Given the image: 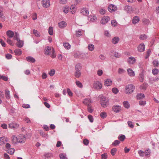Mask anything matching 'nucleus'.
Wrapping results in <instances>:
<instances>
[{
    "mask_svg": "<svg viewBox=\"0 0 159 159\" xmlns=\"http://www.w3.org/2000/svg\"><path fill=\"white\" fill-rule=\"evenodd\" d=\"M55 51L53 48L51 47L47 46L44 50V54L46 55H51L52 58H55L56 55L54 54Z\"/></svg>",
    "mask_w": 159,
    "mask_h": 159,
    "instance_id": "f257e3e1",
    "label": "nucleus"
},
{
    "mask_svg": "<svg viewBox=\"0 0 159 159\" xmlns=\"http://www.w3.org/2000/svg\"><path fill=\"white\" fill-rule=\"evenodd\" d=\"M134 89L135 87L133 84H128L125 87V93L127 94H131L133 92Z\"/></svg>",
    "mask_w": 159,
    "mask_h": 159,
    "instance_id": "f03ea898",
    "label": "nucleus"
},
{
    "mask_svg": "<svg viewBox=\"0 0 159 159\" xmlns=\"http://www.w3.org/2000/svg\"><path fill=\"white\" fill-rule=\"evenodd\" d=\"M100 100L101 104L103 107H106L108 105V99L105 97L101 96Z\"/></svg>",
    "mask_w": 159,
    "mask_h": 159,
    "instance_id": "7ed1b4c3",
    "label": "nucleus"
},
{
    "mask_svg": "<svg viewBox=\"0 0 159 159\" xmlns=\"http://www.w3.org/2000/svg\"><path fill=\"white\" fill-rule=\"evenodd\" d=\"M93 87L94 89L96 90H99L102 89V85L100 82L97 81L93 83Z\"/></svg>",
    "mask_w": 159,
    "mask_h": 159,
    "instance_id": "20e7f679",
    "label": "nucleus"
},
{
    "mask_svg": "<svg viewBox=\"0 0 159 159\" xmlns=\"http://www.w3.org/2000/svg\"><path fill=\"white\" fill-rule=\"evenodd\" d=\"M83 103L85 105H88L89 107L88 109H92L90 108V104L92 103L91 100L89 98H86L83 101Z\"/></svg>",
    "mask_w": 159,
    "mask_h": 159,
    "instance_id": "39448f33",
    "label": "nucleus"
},
{
    "mask_svg": "<svg viewBox=\"0 0 159 159\" xmlns=\"http://www.w3.org/2000/svg\"><path fill=\"white\" fill-rule=\"evenodd\" d=\"M108 9L110 12L115 11L117 10L116 6L113 4L109 5L108 7Z\"/></svg>",
    "mask_w": 159,
    "mask_h": 159,
    "instance_id": "423d86ee",
    "label": "nucleus"
},
{
    "mask_svg": "<svg viewBox=\"0 0 159 159\" xmlns=\"http://www.w3.org/2000/svg\"><path fill=\"white\" fill-rule=\"evenodd\" d=\"M42 4L43 7L47 8L50 5V2L49 0H43L42 1Z\"/></svg>",
    "mask_w": 159,
    "mask_h": 159,
    "instance_id": "0eeeda50",
    "label": "nucleus"
},
{
    "mask_svg": "<svg viewBox=\"0 0 159 159\" xmlns=\"http://www.w3.org/2000/svg\"><path fill=\"white\" fill-rule=\"evenodd\" d=\"M17 138L18 139V143H24L26 140V138L24 135H20Z\"/></svg>",
    "mask_w": 159,
    "mask_h": 159,
    "instance_id": "6e6552de",
    "label": "nucleus"
},
{
    "mask_svg": "<svg viewBox=\"0 0 159 159\" xmlns=\"http://www.w3.org/2000/svg\"><path fill=\"white\" fill-rule=\"evenodd\" d=\"M110 20V18L108 16H104L101 19L100 23L102 24H105Z\"/></svg>",
    "mask_w": 159,
    "mask_h": 159,
    "instance_id": "1a4fd4ad",
    "label": "nucleus"
},
{
    "mask_svg": "<svg viewBox=\"0 0 159 159\" xmlns=\"http://www.w3.org/2000/svg\"><path fill=\"white\" fill-rule=\"evenodd\" d=\"M145 45L143 43L140 44L137 47L138 51L139 52H143L145 50Z\"/></svg>",
    "mask_w": 159,
    "mask_h": 159,
    "instance_id": "9d476101",
    "label": "nucleus"
},
{
    "mask_svg": "<svg viewBox=\"0 0 159 159\" xmlns=\"http://www.w3.org/2000/svg\"><path fill=\"white\" fill-rule=\"evenodd\" d=\"M6 34L9 38H11L13 37L14 33L11 30H8L7 31Z\"/></svg>",
    "mask_w": 159,
    "mask_h": 159,
    "instance_id": "9b49d317",
    "label": "nucleus"
},
{
    "mask_svg": "<svg viewBox=\"0 0 159 159\" xmlns=\"http://www.w3.org/2000/svg\"><path fill=\"white\" fill-rule=\"evenodd\" d=\"M96 20L97 18L94 15H90L88 16V20L91 22H94Z\"/></svg>",
    "mask_w": 159,
    "mask_h": 159,
    "instance_id": "f8f14e48",
    "label": "nucleus"
},
{
    "mask_svg": "<svg viewBox=\"0 0 159 159\" xmlns=\"http://www.w3.org/2000/svg\"><path fill=\"white\" fill-rule=\"evenodd\" d=\"M81 13L83 15L87 16L89 14V11L87 8H84L81 9Z\"/></svg>",
    "mask_w": 159,
    "mask_h": 159,
    "instance_id": "ddd939ff",
    "label": "nucleus"
},
{
    "mask_svg": "<svg viewBox=\"0 0 159 159\" xmlns=\"http://www.w3.org/2000/svg\"><path fill=\"white\" fill-rule=\"evenodd\" d=\"M7 139L5 137L0 138V145L3 144L7 142Z\"/></svg>",
    "mask_w": 159,
    "mask_h": 159,
    "instance_id": "4468645a",
    "label": "nucleus"
},
{
    "mask_svg": "<svg viewBox=\"0 0 159 159\" xmlns=\"http://www.w3.org/2000/svg\"><path fill=\"white\" fill-rule=\"evenodd\" d=\"M112 83L111 80L109 79L106 80L104 81V84L106 86H110Z\"/></svg>",
    "mask_w": 159,
    "mask_h": 159,
    "instance_id": "2eb2a0df",
    "label": "nucleus"
},
{
    "mask_svg": "<svg viewBox=\"0 0 159 159\" xmlns=\"http://www.w3.org/2000/svg\"><path fill=\"white\" fill-rule=\"evenodd\" d=\"M17 42L16 43L17 46L19 48H21L24 45V41L20 40V39L17 41Z\"/></svg>",
    "mask_w": 159,
    "mask_h": 159,
    "instance_id": "dca6fc26",
    "label": "nucleus"
},
{
    "mask_svg": "<svg viewBox=\"0 0 159 159\" xmlns=\"http://www.w3.org/2000/svg\"><path fill=\"white\" fill-rule=\"evenodd\" d=\"M12 142L14 144H16L17 143H18V139L17 137L15 135H13L12 137Z\"/></svg>",
    "mask_w": 159,
    "mask_h": 159,
    "instance_id": "f3484780",
    "label": "nucleus"
},
{
    "mask_svg": "<svg viewBox=\"0 0 159 159\" xmlns=\"http://www.w3.org/2000/svg\"><path fill=\"white\" fill-rule=\"evenodd\" d=\"M128 74L131 77H133L135 75L134 72L131 69L129 68L127 70Z\"/></svg>",
    "mask_w": 159,
    "mask_h": 159,
    "instance_id": "a211bd4d",
    "label": "nucleus"
},
{
    "mask_svg": "<svg viewBox=\"0 0 159 159\" xmlns=\"http://www.w3.org/2000/svg\"><path fill=\"white\" fill-rule=\"evenodd\" d=\"M139 20V16H136L134 17L132 20V22L134 24H135L138 23Z\"/></svg>",
    "mask_w": 159,
    "mask_h": 159,
    "instance_id": "6ab92c4d",
    "label": "nucleus"
},
{
    "mask_svg": "<svg viewBox=\"0 0 159 159\" xmlns=\"http://www.w3.org/2000/svg\"><path fill=\"white\" fill-rule=\"evenodd\" d=\"M39 133L44 138L46 139H47L48 137V134L45 133L42 130L40 131Z\"/></svg>",
    "mask_w": 159,
    "mask_h": 159,
    "instance_id": "aec40b11",
    "label": "nucleus"
},
{
    "mask_svg": "<svg viewBox=\"0 0 159 159\" xmlns=\"http://www.w3.org/2000/svg\"><path fill=\"white\" fill-rule=\"evenodd\" d=\"M58 25L60 28H63L66 25V23L64 21H61L58 23Z\"/></svg>",
    "mask_w": 159,
    "mask_h": 159,
    "instance_id": "412c9836",
    "label": "nucleus"
},
{
    "mask_svg": "<svg viewBox=\"0 0 159 159\" xmlns=\"http://www.w3.org/2000/svg\"><path fill=\"white\" fill-rule=\"evenodd\" d=\"M27 61L29 62L34 63L35 61V60L33 57L29 56L26 58Z\"/></svg>",
    "mask_w": 159,
    "mask_h": 159,
    "instance_id": "4be33fe9",
    "label": "nucleus"
},
{
    "mask_svg": "<svg viewBox=\"0 0 159 159\" xmlns=\"http://www.w3.org/2000/svg\"><path fill=\"white\" fill-rule=\"evenodd\" d=\"M119 41V38L118 37H116L112 39L111 42L113 44H116Z\"/></svg>",
    "mask_w": 159,
    "mask_h": 159,
    "instance_id": "5701e85b",
    "label": "nucleus"
},
{
    "mask_svg": "<svg viewBox=\"0 0 159 159\" xmlns=\"http://www.w3.org/2000/svg\"><path fill=\"white\" fill-rule=\"evenodd\" d=\"M139 78L140 81L142 82L144 78V73L143 71L139 74Z\"/></svg>",
    "mask_w": 159,
    "mask_h": 159,
    "instance_id": "b1692460",
    "label": "nucleus"
},
{
    "mask_svg": "<svg viewBox=\"0 0 159 159\" xmlns=\"http://www.w3.org/2000/svg\"><path fill=\"white\" fill-rule=\"evenodd\" d=\"M135 60V58L132 57H130L128 60V62L130 64H133Z\"/></svg>",
    "mask_w": 159,
    "mask_h": 159,
    "instance_id": "393cba45",
    "label": "nucleus"
},
{
    "mask_svg": "<svg viewBox=\"0 0 159 159\" xmlns=\"http://www.w3.org/2000/svg\"><path fill=\"white\" fill-rule=\"evenodd\" d=\"M13 37V39L17 41L20 39L19 38V34L17 32H15V33H14V35Z\"/></svg>",
    "mask_w": 159,
    "mask_h": 159,
    "instance_id": "a878e982",
    "label": "nucleus"
},
{
    "mask_svg": "<svg viewBox=\"0 0 159 159\" xmlns=\"http://www.w3.org/2000/svg\"><path fill=\"white\" fill-rule=\"evenodd\" d=\"M14 52L16 55H20L22 54V51L20 49H18L15 50Z\"/></svg>",
    "mask_w": 159,
    "mask_h": 159,
    "instance_id": "bb28decb",
    "label": "nucleus"
},
{
    "mask_svg": "<svg viewBox=\"0 0 159 159\" xmlns=\"http://www.w3.org/2000/svg\"><path fill=\"white\" fill-rule=\"evenodd\" d=\"M125 139V136L124 135H119L118 137V139L121 141H123Z\"/></svg>",
    "mask_w": 159,
    "mask_h": 159,
    "instance_id": "cd10ccee",
    "label": "nucleus"
},
{
    "mask_svg": "<svg viewBox=\"0 0 159 159\" xmlns=\"http://www.w3.org/2000/svg\"><path fill=\"white\" fill-rule=\"evenodd\" d=\"M81 72L80 71L76 70L75 73V76L76 78H79L81 75Z\"/></svg>",
    "mask_w": 159,
    "mask_h": 159,
    "instance_id": "c85d7f7f",
    "label": "nucleus"
},
{
    "mask_svg": "<svg viewBox=\"0 0 159 159\" xmlns=\"http://www.w3.org/2000/svg\"><path fill=\"white\" fill-rule=\"evenodd\" d=\"M148 38L147 35L145 34H141L140 35L139 38L140 40H144L147 39Z\"/></svg>",
    "mask_w": 159,
    "mask_h": 159,
    "instance_id": "c756f323",
    "label": "nucleus"
},
{
    "mask_svg": "<svg viewBox=\"0 0 159 159\" xmlns=\"http://www.w3.org/2000/svg\"><path fill=\"white\" fill-rule=\"evenodd\" d=\"M7 152L10 154H13L15 152V149L13 148L8 149L7 150Z\"/></svg>",
    "mask_w": 159,
    "mask_h": 159,
    "instance_id": "7c9ffc66",
    "label": "nucleus"
},
{
    "mask_svg": "<svg viewBox=\"0 0 159 159\" xmlns=\"http://www.w3.org/2000/svg\"><path fill=\"white\" fill-rule=\"evenodd\" d=\"M81 64L79 63H78L76 65V66H75V70H80L81 68Z\"/></svg>",
    "mask_w": 159,
    "mask_h": 159,
    "instance_id": "2f4dec72",
    "label": "nucleus"
},
{
    "mask_svg": "<svg viewBox=\"0 0 159 159\" xmlns=\"http://www.w3.org/2000/svg\"><path fill=\"white\" fill-rule=\"evenodd\" d=\"M144 97V94L143 93L138 94L136 96V98L138 99L143 98Z\"/></svg>",
    "mask_w": 159,
    "mask_h": 159,
    "instance_id": "473e14b6",
    "label": "nucleus"
},
{
    "mask_svg": "<svg viewBox=\"0 0 159 159\" xmlns=\"http://www.w3.org/2000/svg\"><path fill=\"white\" fill-rule=\"evenodd\" d=\"M64 47L67 49H69L70 48V45L68 43H65L63 44Z\"/></svg>",
    "mask_w": 159,
    "mask_h": 159,
    "instance_id": "72a5a7b5",
    "label": "nucleus"
},
{
    "mask_svg": "<svg viewBox=\"0 0 159 159\" xmlns=\"http://www.w3.org/2000/svg\"><path fill=\"white\" fill-rule=\"evenodd\" d=\"M125 10L127 11L128 13L132 11V8L130 6H127L125 7Z\"/></svg>",
    "mask_w": 159,
    "mask_h": 159,
    "instance_id": "f704fd0d",
    "label": "nucleus"
},
{
    "mask_svg": "<svg viewBox=\"0 0 159 159\" xmlns=\"http://www.w3.org/2000/svg\"><path fill=\"white\" fill-rule=\"evenodd\" d=\"M3 8L2 7H0V18H2L3 19V20H5V18L2 13Z\"/></svg>",
    "mask_w": 159,
    "mask_h": 159,
    "instance_id": "c9c22d12",
    "label": "nucleus"
},
{
    "mask_svg": "<svg viewBox=\"0 0 159 159\" xmlns=\"http://www.w3.org/2000/svg\"><path fill=\"white\" fill-rule=\"evenodd\" d=\"M159 72V70L156 68H154L152 70V73L155 75H157Z\"/></svg>",
    "mask_w": 159,
    "mask_h": 159,
    "instance_id": "e433bc0d",
    "label": "nucleus"
},
{
    "mask_svg": "<svg viewBox=\"0 0 159 159\" xmlns=\"http://www.w3.org/2000/svg\"><path fill=\"white\" fill-rule=\"evenodd\" d=\"M123 104L126 108L128 109L129 107V105L128 101H124L123 102Z\"/></svg>",
    "mask_w": 159,
    "mask_h": 159,
    "instance_id": "4c0bfd02",
    "label": "nucleus"
},
{
    "mask_svg": "<svg viewBox=\"0 0 159 159\" xmlns=\"http://www.w3.org/2000/svg\"><path fill=\"white\" fill-rule=\"evenodd\" d=\"M88 48L90 51H92L94 50V47L93 44H89L88 45Z\"/></svg>",
    "mask_w": 159,
    "mask_h": 159,
    "instance_id": "58836bf2",
    "label": "nucleus"
},
{
    "mask_svg": "<svg viewBox=\"0 0 159 159\" xmlns=\"http://www.w3.org/2000/svg\"><path fill=\"white\" fill-rule=\"evenodd\" d=\"M100 116L102 118H105L107 116V113L105 112H102L100 113Z\"/></svg>",
    "mask_w": 159,
    "mask_h": 159,
    "instance_id": "ea45409f",
    "label": "nucleus"
},
{
    "mask_svg": "<svg viewBox=\"0 0 159 159\" xmlns=\"http://www.w3.org/2000/svg\"><path fill=\"white\" fill-rule=\"evenodd\" d=\"M48 33L51 35H53V28L52 27H50L48 29Z\"/></svg>",
    "mask_w": 159,
    "mask_h": 159,
    "instance_id": "a19ab883",
    "label": "nucleus"
},
{
    "mask_svg": "<svg viewBox=\"0 0 159 159\" xmlns=\"http://www.w3.org/2000/svg\"><path fill=\"white\" fill-rule=\"evenodd\" d=\"M120 143V142L118 140H116L112 143V145L114 146H116L119 145Z\"/></svg>",
    "mask_w": 159,
    "mask_h": 159,
    "instance_id": "79ce46f5",
    "label": "nucleus"
},
{
    "mask_svg": "<svg viewBox=\"0 0 159 159\" xmlns=\"http://www.w3.org/2000/svg\"><path fill=\"white\" fill-rule=\"evenodd\" d=\"M33 33L37 37H39L40 35L39 33L38 32L37 30H33Z\"/></svg>",
    "mask_w": 159,
    "mask_h": 159,
    "instance_id": "37998d69",
    "label": "nucleus"
},
{
    "mask_svg": "<svg viewBox=\"0 0 159 159\" xmlns=\"http://www.w3.org/2000/svg\"><path fill=\"white\" fill-rule=\"evenodd\" d=\"M59 157L61 159H67L66 155L63 153L60 154Z\"/></svg>",
    "mask_w": 159,
    "mask_h": 159,
    "instance_id": "c03bdc74",
    "label": "nucleus"
},
{
    "mask_svg": "<svg viewBox=\"0 0 159 159\" xmlns=\"http://www.w3.org/2000/svg\"><path fill=\"white\" fill-rule=\"evenodd\" d=\"M70 10H71V12L72 13V14H73L75 12V10L76 8H75V6L72 5L70 7Z\"/></svg>",
    "mask_w": 159,
    "mask_h": 159,
    "instance_id": "a18cd8bd",
    "label": "nucleus"
},
{
    "mask_svg": "<svg viewBox=\"0 0 159 159\" xmlns=\"http://www.w3.org/2000/svg\"><path fill=\"white\" fill-rule=\"evenodd\" d=\"M116 152V148H114L111 149V153L112 156L115 155Z\"/></svg>",
    "mask_w": 159,
    "mask_h": 159,
    "instance_id": "49530a36",
    "label": "nucleus"
},
{
    "mask_svg": "<svg viewBox=\"0 0 159 159\" xmlns=\"http://www.w3.org/2000/svg\"><path fill=\"white\" fill-rule=\"evenodd\" d=\"M10 92L8 90H6L5 91V94L7 98H10Z\"/></svg>",
    "mask_w": 159,
    "mask_h": 159,
    "instance_id": "de8ad7c7",
    "label": "nucleus"
},
{
    "mask_svg": "<svg viewBox=\"0 0 159 159\" xmlns=\"http://www.w3.org/2000/svg\"><path fill=\"white\" fill-rule=\"evenodd\" d=\"M112 91L113 93L116 94L118 92L119 90L116 88H113L112 89Z\"/></svg>",
    "mask_w": 159,
    "mask_h": 159,
    "instance_id": "09e8293b",
    "label": "nucleus"
},
{
    "mask_svg": "<svg viewBox=\"0 0 159 159\" xmlns=\"http://www.w3.org/2000/svg\"><path fill=\"white\" fill-rule=\"evenodd\" d=\"M76 84L77 86L80 88H82L83 87V85L82 83L80 82L79 81H76Z\"/></svg>",
    "mask_w": 159,
    "mask_h": 159,
    "instance_id": "8fccbe9b",
    "label": "nucleus"
},
{
    "mask_svg": "<svg viewBox=\"0 0 159 159\" xmlns=\"http://www.w3.org/2000/svg\"><path fill=\"white\" fill-rule=\"evenodd\" d=\"M55 72V70L54 69H52L49 72V74L51 76H53L54 75Z\"/></svg>",
    "mask_w": 159,
    "mask_h": 159,
    "instance_id": "3c124183",
    "label": "nucleus"
},
{
    "mask_svg": "<svg viewBox=\"0 0 159 159\" xmlns=\"http://www.w3.org/2000/svg\"><path fill=\"white\" fill-rule=\"evenodd\" d=\"M121 107L118 105H114L112 108V109H120Z\"/></svg>",
    "mask_w": 159,
    "mask_h": 159,
    "instance_id": "603ef678",
    "label": "nucleus"
},
{
    "mask_svg": "<svg viewBox=\"0 0 159 159\" xmlns=\"http://www.w3.org/2000/svg\"><path fill=\"white\" fill-rule=\"evenodd\" d=\"M67 92L70 96H72L73 93L69 88H67Z\"/></svg>",
    "mask_w": 159,
    "mask_h": 159,
    "instance_id": "864d4df0",
    "label": "nucleus"
},
{
    "mask_svg": "<svg viewBox=\"0 0 159 159\" xmlns=\"http://www.w3.org/2000/svg\"><path fill=\"white\" fill-rule=\"evenodd\" d=\"M138 154L140 157H143L144 155V152L141 150L139 151Z\"/></svg>",
    "mask_w": 159,
    "mask_h": 159,
    "instance_id": "5fc2aeb1",
    "label": "nucleus"
},
{
    "mask_svg": "<svg viewBox=\"0 0 159 159\" xmlns=\"http://www.w3.org/2000/svg\"><path fill=\"white\" fill-rule=\"evenodd\" d=\"M118 73L120 74H122L125 72V70L123 69L119 68L118 70Z\"/></svg>",
    "mask_w": 159,
    "mask_h": 159,
    "instance_id": "6e6d98bb",
    "label": "nucleus"
},
{
    "mask_svg": "<svg viewBox=\"0 0 159 159\" xmlns=\"http://www.w3.org/2000/svg\"><path fill=\"white\" fill-rule=\"evenodd\" d=\"M103 73V71L101 69L98 70L97 71V75L99 76H101Z\"/></svg>",
    "mask_w": 159,
    "mask_h": 159,
    "instance_id": "4d7b16f0",
    "label": "nucleus"
},
{
    "mask_svg": "<svg viewBox=\"0 0 159 159\" xmlns=\"http://www.w3.org/2000/svg\"><path fill=\"white\" fill-rule=\"evenodd\" d=\"M69 10V7L67 6L64 7L63 10V12L65 13H67L68 12V11Z\"/></svg>",
    "mask_w": 159,
    "mask_h": 159,
    "instance_id": "13d9d810",
    "label": "nucleus"
},
{
    "mask_svg": "<svg viewBox=\"0 0 159 159\" xmlns=\"http://www.w3.org/2000/svg\"><path fill=\"white\" fill-rule=\"evenodd\" d=\"M150 153V150L149 149L145 151L144 152V155L147 156L149 155Z\"/></svg>",
    "mask_w": 159,
    "mask_h": 159,
    "instance_id": "bf43d9fd",
    "label": "nucleus"
},
{
    "mask_svg": "<svg viewBox=\"0 0 159 159\" xmlns=\"http://www.w3.org/2000/svg\"><path fill=\"white\" fill-rule=\"evenodd\" d=\"M88 117L90 122H93V119L92 116L89 115L88 116Z\"/></svg>",
    "mask_w": 159,
    "mask_h": 159,
    "instance_id": "052dcab7",
    "label": "nucleus"
},
{
    "mask_svg": "<svg viewBox=\"0 0 159 159\" xmlns=\"http://www.w3.org/2000/svg\"><path fill=\"white\" fill-rule=\"evenodd\" d=\"M22 107L24 108H30V106L29 104H23Z\"/></svg>",
    "mask_w": 159,
    "mask_h": 159,
    "instance_id": "680f3d73",
    "label": "nucleus"
},
{
    "mask_svg": "<svg viewBox=\"0 0 159 159\" xmlns=\"http://www.w3.org/2000/svg\"><path fill=\"white\" fill-rule=\"evenodd\" d=\"M76 35L77 37H80L81 35V31L80 30L76 31Z\"/></svg>",
    "mask_w": 159,
    "mask_h": 159,
    "instance_id": "e2e57ef3",
    "label": "nucleus"
},
{
    "mask_svg": "<svg viewBox=\"0 0 159 159\" xmlns=\"http://www.w3.org/2000/svg\"><path fill=\"white\" fill-rule=\"evenodd\" d=\"M120 54L118 52H115L114 53V56L116 58L120 57Z\"/></svg>",
    "mask_w": 159,
    "mask_h": 159,
    "instance_id": "0e129e2a",
    "label": "nucleus"
},
{
    "mask_svg": "<svg viewBox=\"0 0 159 159\" xmlns=\"http://www.w3.org/2000/svg\"><path fill=\"white\" fill-rule=\"evenodd\" d=\"M89 143V142L88 140L85 139L83 140V143L85 145H88Z\"/></svg>",
    "mask_w": 159,
    "mask_h": 159,
    "instance_id": "69168bd1",
    "label": "nucleus"
},
{
    "mask_svg": "<svg viewBox=\"0 0 159 159\" xmlns=\"http://www.w3.org/2000/svg\"><path fill=\"white\" fill-rule=\"evenodd\" d=\"M117 22L115 20H113L111 21V25H112L115 26L116 25Z\"/></svg>",
    "mask_w": 159,
    "mask_h": 159,
    "instance_id": "338daca9",
    "label": "nucleus"
},
{
    "mask_svg": "<svg viewBox=\"0 0 159 159\" xmlns=\"http://www.w3.org/2000/svg\"><path fill=\"white\" fill-rule=\"evenodd\" d=\"M107 153H104L102 155V159H107Z\"/></svg>",
    "mask_w": 159,
    "mask_h": 159,
    "instance_id": "774afa93",
    "label": "nucleus"
}]
</instances>
